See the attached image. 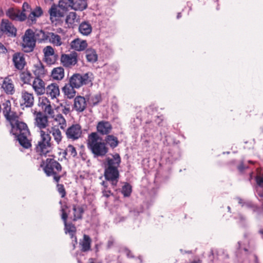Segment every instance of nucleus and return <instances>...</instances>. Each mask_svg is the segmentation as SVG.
Here are the masks:
<instances>
[{
    "mask_svg": "<svg viewBox=\"0 0 263 263\" xmlns=\"http://www.w3.org/2000/svg\"><path fill=\"white\" fill-rule=\"evenodd\" d=\"M50 140L51 137L50 135L41 130L40 138L37 141L35 148L36 152L40 155H46L49 152L51 146Z\"/></svg>",
    "mask_w": 263,
    "mask_h": 263,
    "instance_id": "nucleus-6",
    "label": "nucleus"
},
{
    "mask_svg": "<svg viewBox=\"0 0 263 263\" xmlns=\"http://www.w3.org/2000/svg\"><path fill=\"white\" fill-rule=\"evenodd\" d=\"M2 88L7 95H12L15 92L14 85L13 81L9 77H6L2 83Z\"/></svg>",
    "mask_w": 263,
    "mask_h": 263,
    "instance_id": "nucleus-19",
    "label": "nucleus"
},
{
    "mask_svg": "<svg viewBox=\"0 0 263 263\" xmlns=\"http://www.w3.org/2000/svg\"><path fill=\"white\" fill-rule=\"evenodd\" d=\"M102 194L103 196L106 198H108L113 194L110 190H107L106 189H104L102 191Z\"/></svg>",
    "mask_w": 263,
    "mask_h": 263,
    "instance_id": "nucleus-52",
    "label": "nucleus"
},
{
    "mask_svg": "<svg viewBox=\"0 0 263 263\" xmlns=\"http://www.w3.org/2000/svg\"><path fill=\"white\" fill-rule=\"evenodd\" d=\"M93 75L92 73L88 72L85 73H74L69 78V83L76 88H79L83 85H92Z\"/></svg>",
    "mask_w": 263,
    "mask_h": 263,
    "instance_id": "nucleus-5",
    "label": "nucleus"
},
{
    "mask_svg": "<svg viewBox=\"0 0 263 263\" xmlns=\"http://www.w3.org/2000/svg\"><path fill=\"white\" fill-rule=\"evenodd\" d=\"M43 114L46 115L47 116H48L49 117H53L54 111L50 103V104H48L47 108H46L45 112H43Z\"/></svg>",
    "mask_w": 263,
    "mask_h": 263,
    "instance_id": "nucleus-49",
    "label": "nucleus"
},
{
    "mask_svg": "<svg viewBox=\"0 0 263 263\" xmlns=\"http://www.w3.org/2000/svg\"><path fill=\"white\" fill-rule=\"evenodd\" d=\"M132 192V186L128 183H125L122 187L121 193L124 197H129Z\"/></svg>",
    "mask_w": 263,
    "mask_h": 263,
    "instance_id": "nucleus-38",
    "label": "nucleus"
},
{
    "mask_svg": "<svg viewBox=\"0 0 263 263\" xmlns=\"http://www.w3.org/2000/svg\"><path fill=\"white\" fill-rule=\"evenodd\" d=\"M238 219L241 221H244L246 220V218L241 214L238 215Z\"/></svg>",
    "mask_w": 263,
    "mask_h": 263,
    "instance_id": "nucleus-60",
    "label": "nucleus"
},
{
    "mask_svg": "<svg viewBox=\"0 0 263 263\" xmlns=\"http://www.w3.org/2000/svg\"><path fill=\"white\" fill-rule=\"evenodd\" d=\"M36 41L34 32L31 29L26 30L23 36L22 47L24 51H32L35 46Z\"/></svg>",
    "mask_w": 263,
    "mask_h": 263,
    "instance_id": "nucleus-7",
    "label": "nucleus"
},
{
    "mask_svg": "<svg viewBox=\"0 0 263 263\" xmlns=\"http://www.w3.org/2000/svg\"><path fill=\"white\" fill-rule=\"evenodd\" d=\"M102 139L97 133H92L88 136L87 147L94 157H103L108 152L106 143L101 141Z\"/></svg>",
    "mask_w": 263,
    "mask_h": 263,
    "instance_id": "nucleus-3",
    "label": "nucleus"
},
{
    "mask_svg": "<svg viewBox=\"0 0 263 263\" xmlns=\"http://www.w3.org/2000/svg\"><path fill=\"white\" fill-rule=\"evenodd\" d=\"M181 17V13H178L177 14V18L178 19H179V18H180Z\"/></svg>",
    "mask_w": 263,
    "mask_h": 263,
    "instance_id": "nucleus-62",
    "label": "nucleus"
},
{
    "mask_svg": "<svg viewBox=\"0 0 263 263\" xmlns=\"http://www.w3.org/2000/svg\"><path fill=\"white\" fill-rule=\"evenodd\" d=\"M50 20L52 24L55 25H61L63 23L61 18L65 15L64 12L55 6H52L49 10Z\"/></svg>",
    "mask_w": 263,
    "mask_h": 263,
    "instance_id": "nucleus-8",
    "label": "nucleus"
},
{
    "mask_svg": "<svg viewBox=\"0 0 263 263\" xmlns=\"http://www.w3.org/2000/svg\"><path fill=\"white\" fill-rule=\"evenodd\" d=\"M1 31L2 35L6 34L9 36H15L16 29L8 20L3 19L1 24Z\"/></svg>",
    "mask_w": 263,
    "mask_h": 263,
    "instance_id": "nucleus-11",
    "label": "nucleus"
},
{
    "mask_svg": "<svg viewBox=\"0 0 263 263\" xmlns=\"http://www.w3.org/2000/svg\"><path fill=\"white\" fill-rule=\"evenodd\" d=\"M33 73L35 78H41L45 75V69L43 64L39 61L34 65Z\"/></svg>",
    "mask_w": 263,
    "mask_h": 263,
    "instance_id": "nucleus-29",
    "label": "nucleus"
},
{
    "mask_svg": "<svg viewBox=\"0 0 263 263\" xmlns=\"http://www.w3.org/2000/svg\"><path fill=\"white\" fill-rule=\"evenodd\" d=\"M67 219H66V215H63V221L65 226V232L66 234L68 233L71 238H74L76 243H77V238L76 236V228L74 224L68 223L67 222Z\"/></svg>",
    "mask_w": 263,
    "mask_h": 263,
    "instance_id": "nucleus-17",
    "label": "nucleus"
},
{
    "mask_svg": "<svg viewBox=\"0 0 263 263\" xmlns=\"http://www.w3.org/2000/svg\"><path fill=\"white\" fill-rule=\"evenodd\" d=\"M34 104V97L33 94L26 91H23L21 93V105L26 107H31Z\"/></svg>",
    "mask_w": 263,
    "mask_h": 263,
    "instance_id": "nucleus-16",
    "label": "nucleus"
},
{
    "mask_svg": "<svg viewBox=\"0 0 263 263\" xmlns=\"http://www.w3.org/2000/svg\"><path fill=\"white\" fill-rule=\"evenodd\" d=\"M85 98L82 96H77L74 100V108L78 112L83 111L86 107Z\"/></svg>",
    "mask_w": 263,
    "mask_h": 263,
    "instance_id": "nucleus-21",
    "label": "nucleus"
},
{
    "mask_svg": "<svg viewBox=\"0 0 263 263\" xmlns=\"http://www.w3.org/2000/svg\"><path fill=\"white\" fill-rule=\"evenodd\" d=\"M0 51H1L2 52L5 53L7 52V49L6 47L3 45L2 43L0 42Z\"/></svg>",
    "mask_w": 263,
    "mask_h": 263,
    "instance_id": "nucleus-58",
    "label": "nucleus"
},
{
    "mask_svg": "<svg viewBox=\"0 0 263 263\" xmlns=\"http://www.w3.org/2000/svg\"><path fill=\"white\" fill-rule=\"evenodd\" d=\"M75 87L73 86L71 84H66L63 88L62 91L64 95L69 99L73 98L76 95Z\"/></svg>",
    "mask_w": 263,
    "mask_h": 263,
    "instance_id": "nucleus-31",
    "label": "nucleus"
},
{
    "mask_svg": "<svg viewBox=\"0 0 263 263\" xmlns=\"http://www.w3.org/2000/svg\"><path fill=\"white\" fill-rule=\"evenodd\" d=\"M101 184L105 187L104 189H106L107 188V182H106L105 181H103L101 182Z\"/></svg>",
    "mask_w": 263,
    "mask_h": 263,
    "instance_id": "nucleus-61",
    "label": "nucleus"
},
{
    "mask_svg": "<svg viewBox=\"0 0 263 263\" xmlns=\"http://www.w3.org/2000/svg\"><path fill=\"white\" fill-rule=\"evenodd\" d=\"M70 45L71 49L77 51H84L86 49L88 45L86 41L79 38L76 39L72 41Z\"/></svg>",
    "mask_w": 263,
    "mask_h": 263,
    "instance_id": "nucleus-18",
    "label": "nucleus"
},
{
    "mask_svg": "<svg viewBox=\"0 0 263 263\" xmlns=\"http://www.w3.org/2000/svg\"><path fill=\"white\" fill-rule=\"evenodd\" d=\"M54 120L58 122L61 129H64L66 127V120L61 114L57 115L54 118Z\"/></svg>",
    "mask_w": 263,
    "mask_h": 263,
    "instance_id": "nucleus-41",
    "label": "nucleus"
},
{
    "mask_svg": "<svg viewBox=\"0 0 263 263\" xmlns=\"http://www.w3.org/2000/svg\"><path fill=\"white\" fill-rule=\"evenodd\" d=\"M7 15L12 20H16L19 17L18 14L12 9L8 10Z\"/></svg>",
    "mask_w": 263,
    "mask_h": 263,
    "instance_id": "nucleus-48",
    "label": "nucleus"
},
{
    "mask_svg": "<svg viewBox=\"0 0 263 263\" xmlns=\"http://www.w3.org/2000/svg\"><path fill=\"white\" fill-rule=\"evenodd\" d=\"M32 87L37 95L45 92V84L41 78H35L33 81Z\"/></svg>",
    "mask_w": 263,
    "mask_h": 263,
    "instance_id": "nucleus-20",
    "label": "nucleus"
},
{
    "mask_svg": "<svg viewBox=\"0 0 263 263\" xmlns=\"http://www.w3.org/2000/svg\"><path fill=\"white\" fill-rule=\"evenodd\" d=\"M65 134L68 139L78 140L82 136V127L79 124H72L66 129Z\"/></svg>",
    "mask_w": 263,
    "mask_h": 263,
    "instance_id": "nucleus-9",
    "label": "nucleus"
},
{
    "mask_svg": "<svg viewBox=\"0 0 263 263\" xmlns=\"http://www.w3.org/2000/svg\"><path fill=\"white\" fill-rule=\"evenodd\" d=\"M12 62L15 68L18 70L23 69L26 65L24 54L21 52H16L13 54Z\"/></svg>",
    "mask_w": 263,
    "mask_h": 263,
    "instance_id": "nucleus-15",
    "label": "nucleus"
},
{
    "mask_svg": "<svg viewBox=\"0 0 263 263\" xmlns=\"http://www.w3.org/2000/svg\"><path fill=\"white\" fill-rule=\"evenodd\" d=\"M50 133L52 134L54 141L57 144H59L62 141L63 136L58 126L55 125L52 127Z\"/></svg>",
    "mask_w": 263,
    "mask_h": 263,
    "instance_id": "nucleus-30",
    "label": "nucleus"
},
{
    "mask_svg": "<svg viewBox=\"0 0 263 263\" xmlns=\"http://www.w3.org/2000/svg\"><path fill=\"white\" fill-rule=\"evenodd\" d=\"M60 204L61 205V212H62L61 214V218L63 220V215H66V219L68 218V214L66 212L67 210L68 209V206L66 203H63L61 201H60Z\"/></svg>",
    "mask_w": 263,
    "mask_h": 263,
    "instance_id": "nucleus-46",
    "label": "nucleus"
},
{
    "mask_svg": "<svg viewBox=\"0 0 263 263\" xmlns=\"http://www.w3.org/2000/svg\"><path fill=\"white\" fill-rule=\"evenodd\" d=\"M244 207L251 210L253 212H255L257 210V206L250 201H246Z\"/></svg>",
    "mask_w": 263,
    "mask_h": 263,
    "instance_id": "nucleus-47",
    "label": "nucleus"
},
{
    "mask_svg": "<svg viewBox=\"0 0 263 263\" xmlns=\"http://www.w3.org/2000/svg\"><path fill=\"white\" fill-rule=\"evenodd\" d=\"M101 101V96L99 94L96 95L90 99V102L93 106L97 105Z\"/></svg>",
    "mask_w": 263,
    "mask_h": 263,
    "instance_id": "nucleus-50",
    "label": "nucleus"
},
{
    "mask_svg": "<svg viewBox=\"0 0 263 263\" xmlns=\"http://www.w3.org/2000/svg\"><path fill=\"white\" fill-rule=\"evenodd\" d=\"M247 167H245L243 164V163H241L238 166V169L239 171L242 172L244 171Z\"/></svg>",
    "mask_w": 263,
    "mask_h": 263,
    "instance_id": "nucleus-59",
    "label": "nucleus"
},
{
    "mask_svg": "<svg viewBox=\"0 0 263 263\" xmlns=\"http://www.w3.org/2000/svg\"><path fill=\"white\" fill-rule=\"evenodd\" d=\"M64 154L69 155L70 156L75 157L77 155V152L76 148L72 145L69 144L65 150Z\"/></svg>",
    "mask_w": 263,
    "mask_h": 263,
    "instance_id": "nucleus-43",
    "label": "nucleus"
},
{
    "mask_svg": "<svg viewBox=\"0 0 263 263\" xmlns=\"http://www.w3.org/2000/svg\"><path fill=\"white\" fill-rule=\"evenodd\" d=\"M73 3L74 0H60L59 6L63 9H67L69 7H71L72 9Z\"/></svg>",
    "mask_w": 263,
    "mask_h": 263,
    "instance_id": "nucleus-37",
    "label": "nucleus"
},
{
    "mask_svg": "<svg viewBox=\"0 0 263 263\" xmlns=\"http://www.w3.org/2000/svg\"><path fill=\"white\" fill-rule=\"evenodd\" d=\"M256 181L259 185H261L263 184V178L260 177H257L256 178Z\"/></svg>",
    "mask_w": 263,
    "mask_h": 263,
    "instance_id": "nucleus-57",
    "label": "nucleus"
},
{
    "mask_svg": "<svg viewBox=\"0 0 263 263\" xmlns=\"http://www.w3.org/2000/svg\"><path fill=\"white\" fill-rule=\"evenodd\" d=\"M43 14V11L40 7H36L33 11H31L28 15V20L31 21L32 22L35 21V17H38L41 16Z\"/></svg>",
    "mask_w": 263,
    "mask_h": 263,
    "instance_id": "nucleus-36",
    "label": "nucleus"
},
{
    "mask_svg": "<svg viewBox=\"0 0 263 263\" xmlns=\"http://www.w3.org/2000/svg\"><path fill=\"white\" fill-rule=\"evenodd\" d=\"M105 141L106 144H107L109 146L114 149L118 146L119 142L117 137L112 135H107L105 138Z\"/></svg>",
    "mask_w": 263,
    "mask_h": 263,
    "instance_id": "nucleus-32",
    "label": "nucleus"
},
{
    "mask_svg": "<svg viewBox=\"0 0 263 263\" xmlns=\"http://www.w3.org/2000/svg\"><path fill=\"white\" fill-rule=\"evenodd\" d=\"M96 128L97 132L100 135H107L111 133L112 126L109 121L102 120L98 123Z\"/></svg>",
    "mask_w": 263,
    "mask_h": 263,
    "instance_id": "nucleus-14",
    "label": "nucleus"
},
{
    "mask_svg": "<svg viewBox=\"0 0 263 263\" xmlns=\"http://www.w3.org/2000/svg\"><path fill=\"white\" fill-rule=\"evenodd\" d=\"M3 114L6 120L10 122L14 118L17 117L15 112L11 111V104L9 100H6L3 104Z\"/></svg>",
    "mask_w": 263,
    "mask_h": 263,
    "instance_id": "nucleus-13",
    "label": "nucleus"
},
{
    "mask_svg": "<svg viewBox=\"0 0 263 263\" xmlns=\"http://www.w3.org/2000/svg\"><path fill=\"white\" fill-rule=\"evenodd\" d=\"M86 58L88 62L95 63L98 60V55L95 49L90 48L86 49L85 51Z\"/></svg>",
    "mask_w": 263,
    "mask_h": 263,
    "instance_id": "nucleus-33",
    "label": "nucleus"
},
{
    "mask_svg": "<svg viewBox=\"0 0 263 263\" xmlns=\"http://www.w3.org/2000/svg\"><path fill=\"white\" fill-rule=\"evenodd\" d=\"M64 69L62 67L54 68L51 72V77L55 80H61L64 77Z\"/></svg>",
    "mask_w": 263,
    "mask_h": 263,
    "instance_id": "nucleus-26",
    "label": "nucleus"
},
{
    "mask_svg": "<svg viewBox=\"0 0 263 263\" xmlns=\"http://www.w3.org/2000/svg\"><path fill=\"white\" fill-rule=\"evenodd\" d=\"M91 239L86 234L83 235V237L82 240H80L79 244L81 247V250L82 252H86L90 250L91 249Z\"/></svg>",
    "mask_w": 263,
    "mask_h": 263,
    "instance_id": "nucleus-24",
    "label": "nucleus"
},
{
    "mask_svg": "<svg viewBox=\"0 0 263 263\" xmlns=\"http://www.w3.org/2000/svg\"><path fill=\"white\" fill-rule=\"evenodd\" d=\"M92 28L88 21L82 22L79 26V32L83 35L88 36L92 32Z\"/></svg>",
    "mask_w": 263,
    "mask_h": 263,
    "instance_id": "nucleus-23",
    "label": "nucleus"
},
{
    "mask_svg": "<svg viewBox=\"0 0 263 263\" xmlns=\"http://www.w3.org/2000/svg\"><path fill=\"white\" fill-rule=\"evenodd\" d=\"M23 11L21 12V15L20 16L19 20L21 21H24L26 20L27 17V12H29L30 11V6L27 3H24L23 5Z\"/></svg>",
    "mask_w": 263,
    "mask_h": 263,
    "instance_id": "nucleus-40",
    "label": "nucleus"
},
{
    "mask_svg": "<svg viewBox=\"0 0 263 263\" xmlns=\"http://www.w3.org/2000/svg\"><path fill=\"white\" fill-rule=\"evenodd\" d=\"M50 102L49 100L44 97L40 98L39 99V106L43 110V112H44L47 108L48 104H50Z\"/></svg>",
    "mask_w": 263,
    "mask_h": 263,
    "instance_id": "nucleus-39",
    "label": "nucleus"
},
{
    "mask_svg": "<svg viewBox=\"0 0 263 263\" xmlns=\"http://www.w3.org/2000/svg\"><path fill=\"white\" fill-rule=\"evenodd\" d=\"M192 263H200V262L199 261H193Z\"/></svg>",
    "mask_w": 263,
    "mask_h": 263,
    "instance_id": "nucleus-64",
    "label": "nucleus"
},
{
    "mask_svg": "<svg viewBox=\"0 0 263 263\" xmlns=\"http://www.w3.org/2000/svg\"><path fill=\"white\" fill-rule=\"evenodd\" d=\"M259 232L262 235V237L263 238V229L260 230Z\"/></svg>",
    "mask_w": 263,
    "mask_h": 263,
    "instance_id": "nucleus-63",
    "label": "nucleus"
},
{
    "mask_svg": "<svg viewBox=\"0 0 263 263\" xmlns=\"http://www.w3.org/2000/svg\"><path fill=\"white\" fill-rule=\"evenodd\" d=\"M43 52L44 54V59L52 55L55 53L54 49L51 46H47L43 49Z\"/></svg>",
    "mask_w": 263,
    "mask_h": 263,
    "instance_id": "nucleus-44",
    "label": "nucleus"
},
{
    "mask_svg": "<svg viewBox=\"0 0 263 263\" xmlns=\"http://www.w3.org/2000/svg\"><path fill=\"white\" fill-rule=\"evenodd\" d=\"M48 31H45L43 30H36L34 32L36 41L39 43H48Z\"/></svg>",
    "mask_w": 263,
    "mask_h": 263,
    "instance_id": "nucleus-28",
    "label": "nucleus"
},
{
    "mask_svg": "<svg viewBox=\"0 0 263 263\" xmlns=\"http://www.w3.org/2000/svg\"><path fill=\"white\" fill-rule=\"evenodd\" d=\"M57 188L61 197L62 198L64 197L66 195V191L64 185L62 184L58 183L57 185Z\"/></svg>",
    "mask_w": 263,
    "mask_h": 263,
    "instance_id": "nucleus-51",
    "label": "nucleus"
},
{
    "mask_svg": "<svg viewBox=\"0 0 263 263\" xmlns=\"http://www.w3.org/2000/svg\"><path fill=\"white\" fill-rule=\"evenodd\" d=\"M236 199L238 200V203L241 205L242 207H244L246 201H244L240 197H236Z\"/></svg>",
    "mask_w": 263,
    "mask_h": 263,
    "instance_id": "nucleus-56",
    "label": "nucleus"
},
{
    "mask_svg": "<svg viewBox=\"0 0 263 263\" xmlns=\"http://www.w3.org/2000/svg\"><path fill=\"white\" fill-rule=\"evenodd\" d=\"M9 122L11 127L10 133L17 138L20 145L25 148H30L31 144L28 138L30 133L27 125L19 121L18 117Z\"/></svg>",
    "mask_w": 263,
    "mask_h": 263,
    "instance_id": "nucleus-2",
    "label": "nucleus"
},
{
    "mask_svg": "<svg viewBox=\"0 0 263 263\" xmlns=\"http://www.w3.org/2000/svg\"><path fill=\"white\" fill-rule=\"evenodd\" d=\"M72 209L73 211V218L72 220L75 221L81 219L84 212L83 208L81 206L73 205Z\"/></svg>",
    "mask_w": 263,
    "mask_h": 263,
    "instance_id": "nucleus-34",
    "label": "nucleus"
},
{
    "mask_svg": "<svg viewBox=\"0 0 263 263\" xmlns=\"http://www.w3.org/2000/svg\"><path fill=\"white\" fill-rule=\"evenodd\" d=\"M87 7V3L86 0H74L73 9L83 11Z\"/></svg>",
    "mask_w": 263,
    "mask_h": 263,
    "instance_id": "nucleus-35",
    "label": "nucleus"
},
{
    "mask_svg": "<svg viewBox=\"0 0 263 263\" xmlns=\"http://www.w3.org/2000/svg\"><path fill=\"white\" fill-rule=\"evenodd\" d=\"M47 177H53V180L58 183L63 176L59 173L62 171V167L61 164L53 158H47L45 162L41 164Z\"/></svg>",
    "mask_w": 263,
    "mask_h": 263,
    "instance_id": "nucleus-4",
    "label": "nucleus"
},
{
    "mask_svg": "<svg viewBox=\"0 0 263 263\" xmlns=\"http://www.w3.org/2000/svg\"><path fill=\"white\" fill-rule=\"evenodd\" d=\"M61 62L65 67H72L78 62L77 53L73 52L70 54H62L61 57Z\"/></svg>",
    "mask_w": 263,
    "mask_h": 263,
    "instance_id": "nucleus-10",
    "label": "nucleus"
},
{
    "mask_svg": "<svg viewBox=\"0 0 263 263\" xmlns=\"http://www.w3.org/2000/svg\"><path fill=\"white\" fill-rule=\"evenodd\" d=\"M35 116V125L40 129L45 128L48 125V116L43 112L39 111L34 113Z\"/></svg>",
    "mask_w": 263,
    "mask_h": 263,
    "instance_id": "nucleus-12",
    "label": "nucleus"
},
{
    "mask_svg": "<svg viewBox=\"0 0 263 263\" xmlns=\"http://www.w3.org/2000/svg\"><path fill=\"white\" fill-rule=\"evenodd\" d=\"M31 74L28 71H24L21 74V79L24 83H29L31 82Z\"/></svg>",
    "mask_w": 263,
    "mask_h": 263,
    "instance_id": "nucleus-42",
    "label": "nucleus"
},
{
    "mask_svg": "<svg viewBox=\"0 0 263 263\" xmlns=\"http://www.w3.org/2000/svg\"><path fill=\"white\" fill-rule=\"evenodd\" d=\"M124 252L127 256V257L128 258H134V256L132 255V253H131V251L128 250V249L127 248H125V250H124Z\"/></svg>",
    "mask_w": 263,
    "mask_h": 263,
    "instance_id": "nucleus-55",
    "label": "nucleus"
},
{
    "mask_svg": "<svg viewBox=\"0 0 263 263\" xmlns=\"http://www.w3.org/2000/svg\"><path fill=\"white\" fill-rule=\"evenodd\" d=\"M114 240L112 238H110L107 241V249H110L114 245Z\"/></svg>",
    "mask_w": 263,
    "mask_h": 263,
    "instance_id": "nucleus-54",
    "label": "nucleus"
},
{
    "mask_svg": "<svg viewBox=\"0 0 263 263\" xmlns=\"http://www.w3.org/2000/svg\"><path fill=\"white\" fill-rule=\"evenodd\" d=\"M62 107H63L62 109V112L66 115H68V114H69L70 111V107L67 106H63L62 105Z\"/></svg>",
    "mask_w": 263,
    "mask_h": 263,
    "instance_id": "nucleus-53",
    "label": "nucleus"
},
{
    "mask_svg": "<svg viewBox=\"0 0 263 263\" xmlns=\"http://www.w3.org/2000/svg\"><path fill=\"white\" fill-rule=\"evenodd\" d=\"M45 91L47 95L52 99L56 98L60 95L59 86L55 83H52L49 85L46 88H45Z\"/></svg>",
    "mask_w": 263,
    "mask_h": 263,
    "instance_id": "nucleus-22",
    "label": "nucleus"
},
{
    "mask_svg": "<svg viewBox=\"0 0 263 263\" xmlns=\"http://www.w3.org/2000/svg\"><path fill=\"white\" fill-rule=\"evenodd\" d=\"M48 43H50L56 46H60L62 44L61 36L52 32H49L48 36Z\"/></svg>",
    "mask_w": 263,
    "mask_h": 263,
    "instance_id": "nucleus-27",
    "label": "nucleus"
},
{
    "mask_svg": "<svg viewBox=\"0 0 263 263\" xmlns=\"http://www.w3.org/2000/svg\"><path fill=\"white\" fill-rule=\"evenodd\" d=\"M58 59V55L56 53L50 55L45 59V61L49 65L54 64Z\"/></svg>",
    "mask_w": 263,
    "mask_h": 263,
    "instance_id": "nucleus-45",
    "label": "nucleus"
},
{
    "mask_svg": "<svg viewBox=\"0 0 263 263\" xmlns=\"http://www.w3.org/2000/svg\"><path fill=\"white\" fill-rule=\"evenodd\" d=\"M79 17L77 18V14L74 12H70L65 18V23L68 28H73L75 22H78Z\"/></svg>",
    "mask_w": 263,
    "mask_h": 263,
    "instance_id": "nucleus-25",
    "label": "nucleus"
},
{
    "mask_svg": "<svg viewBox=\"0 0 263 263\" xmlns=\"http://www.w3.org/2000/svg\"><path fill=\"white\" fill-rule=\"evenodd\" d=\"M121 159L119 154L112 155L111 157H106L104 162L105 179L110 182L111 185L116 186L118 182L120 174L118 168L120 167Z\"/></svg>",
    "mask_w": 263,
    "mask_h": 263,
    "instance_id": "nucleus-1",
    "label": "nucleus"
}]
</instances>
